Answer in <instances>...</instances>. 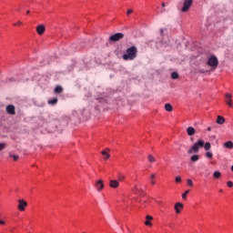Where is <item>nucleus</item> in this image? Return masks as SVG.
Masks as SVG:
<instances>
[{
  "instance_id": "obj_12",
  "label": "nucleus",
  "mask_w": 233,
  "mask_h": 233,
  "mask_svg": "<svg viewBox=\"0 0 233 233\" xmlns=\"http://www.w3.org/2000/svg\"><path fill=\"white\" fill-rule=\"evenodd\" d=\"M109 187H111V188H117L119 187V182L117 180H110Z\"/></svg>"
},
{
  "instance_id": "obj_42",
  "label": "nucleus",
  "mask_w": 233,
  "mask_h": 233,
  "mask_svg": "<svg viewBox=\"0 0 233 233\" xmlns=\"http://www.w3.org/2000/svg\"><path fill=\"white\" fill-rule=\"evenodd\" d=\"M231 170H232V172H233V165L231 166Z\"/></svg>"
},
{
  "instance_id": "obj_38",
  "label": "nucleus",
  "mask_w": 233,
  "mask_h": 233,
  "mask_svg": "<svg viewBox=\"0 0 233 233\" xmlns=\"http://www.w3.org/2000/svg\"><path fill=\"white\" fill-rule=\"evenodd\" d=\"M156 177V174L151 175V179H154Z\"/></svg>"
},
{
  "instance_id": "obj_2",
  "label": "nucleus",
  "mask_w": 233,
  "mask_h": 233,
  "mask_svg": "<svg viewBox=\"0 0 233 233\" xmlns=\"http://www.w3.org/2000/svg\"><path fill=\"white\" fill-rule=\"evenodd\" d=\"M124 61H134L136 57H137V47L132 46L131 47L127 48L126 54L123 55Z\"/></svg>"
},
{
  "instance_id": "obj_28",
  "label": "nucleus",
  "mask_w": 233,
  "mask_h": 233,
  "mask_svg": "<svg viewBox=\"0 0 233 233\" xmlns=\"http://www.w3.org/2000/svg\"><path fill=\"white\" fill-rule=\"evenodd\" d=\"M187 185L189 187H194V182H192V179H190V178L187 179Z\"/></svg>"
},
{
  "instance_id": "obj_3",
  "label": "nucleus",
  "mask_w": 233,
  "mask_h": 233,
  "mask_svg": "<svg viewBox=\"0 0 233 233\" xmlns=\"http://www.w3.org/2000/svg\"><path fill=\"white\" fill-rule=\"evenodd\" d=\"M208 66H210L213 70L218 68V65H219V60L214 55L210 56L207 62Z\"/></svg>"
},
{
  "instance_id": "obj_35",
  "label": "nucleus",
  "mask_w": 233,
  "mask_h": 233,
  "mask_svg": "<svg viewBox=\"0 0 233 233\" xmlns=\"http://www.w3.org/2000/svg\"><path fill=\"white\" fill-rule=\"evenodd\" d=\"M127 14V15H130V14H132V9H128Z\"/></svg>"
},
{
  "instance_id": "obj_33",
  "label": "nucleus",
  "mask_w": 233,
  "mask_h": 233,
  "mask_svg": "<svg viewBox=\"0 0 233 233\" xmlns=\"http://www.w3.org/2000/svg\"><path fill=\"white\" fill-rule=\"evenodd\" d=\"M14 26H19V25H23L21 21H18L17 23L13 24Z\"/></svg>"
},
{
  "instance_id": "obj_9",
  "label": "nucleus",
  "mask_w": 233,
  "mask_h": 233,
  "mask_svg": "<svg viewBox=\"0 0 233 233\" xmlns=\"http://www.w3.org/2000/svg\"><path fill=\"white\" fill-rule=\"evenodd\" d=\"M226 104L228 106L232 107V95L229 93L226 94Z\"/></svg>"
},
{
  "instance_id": "obj_37",
  "label": "nucleus",
  "mask_w": 233,
  "mask_h": 233,
  "mask_svg": "<svg viewBox=\"0 0 233 233\" xmlns=\"http://www.w3.org/2000/svg\"><path fill=\"white\" fill-rule=\"evenodd\" d=\"M198 72L199 74H205V71L203 69H200Z\"/></svg>"
},
{
  "instance_id": "obj_18",
  "label": "nucleus",
  "mask_w": 233,
  "mask_h": 233,
  "mask_svg": "<svg viewBox=\"0 0 233 233\" xmlns=\"http://www.w3.org/2000/svg\"><path fill=\"white\" fill-rule=\"evenodd\" d=\"M62 92H63V86H57L55 88V94H61Z\"/></svg>"
},
{
  "instance_id": "obj_45",
  "label": "nucleus",
  "mask_w": 233,
  "mask_h": 233,
  "mask_svg": "<svg viewBox=\"0 0 233 233\" xmlns=\"http://www.w3.org/2000/svg\"><path fill=\"white\" fill-rule=\"evenodd\" d=\"M9 81H12V78H9Z\"/></svg>"
},
{
  "instance_id": "obj_46",
  "label": "nucleus",
  "mask_w": 233,
  "mask_h": 233,
  "mask_svg": "<svg viewBox=\"0 0 233 233\" xmlns=\"http://www.w3.org/2000/svg\"><path fill=\"white\" fill-rule=\"evenodd\" d=\"M220 192H223V189H220Z\"/></svg>"
},
{
  "instance_id": "obj_32",
  "label": "nucleus",
  "mask_w": 233,
  "mask_h": 233,
  "mask_svg": "<svg viewBox=\"0 0 233 233\" xmlns=\"http://www.w3.org/2000/svg\"><path fill=\"white\" fill-rule=\"evenodd\" d=\"M227 185H228V187L229 188H232V187H233V182H232V181H228Z\"/></svg>"
},
{
  "instance_id": "obj_27",
  "label": "nucleus",
  "mask_w": 233,
  "mask_h": 233,
  "mask_svg": "<svg viewBox=\"0 0 233 233\" xmlns=\"http://www.w3.org/2000/svg\"><path fill=\"white\" fill-rule=\"evenodd\" d=\"M6 148V144L5 143H0V152L1 150H5Z\"/></svg>"
},
{
  "instance_id": "obj_16",
  "label": "nucleus",
  "mask_w": 233,
  "mask_h": 233,
  "mask_svg": "<svg viewBox=\"0 0 233 233\" xmlns=\"http://www.w3.org/2000/svg\"><path fill=\"white\" fill-rule=\"evenodd\" d=\"M165 110H167V112H172L174 110V107H172L171 104H166Z\"/></svg>"
},
{
  "instance_id": "obj_21",
  "label": "nucleus",
  "mask_w": 233,
  "mask_h": 233,
  "mask_svg": "<svg viewBox=\"0 0 233 233\" xmlns=\"http://www.w3.org/2000/svg\"><path fill=\"white\" fill-rule=\"evenodd\" d=\"M147 159H148L149 163H156V157H154V156H152V155H148Z\"/></svg>"
},
{
  "instance_id": "obj_43",
  "label": "nucleus",
  "mask_w": 233,
  "mask_h": 233,
  "mask_svg": "<svg viewBox=\"0 0 233 233\" xmlns=\"http://www.w3.org/2000/svg\"><path fill=\"white\" fill-rule=\"evenodd\" d=\"M162 6H165V3L162 4Z\"/></svg>"
},
{
  "instance_id": "obj_4",
  "label": "nucleus",
  "mask_w": 233,
  "mask_h": 233,
  "mask_svg": "<svg viewBox=\"0 0 233 233\" xmlns=\"http://www.w3.org/2000/svg\"><path fill=\"white\" fill-rule=\"evenodd\" d=\"M123 37H125V34L116 33L109 37V41L111 43H117V41H121V39H123Z\"/></svg>"
},
{
  "instance_id": "obj_34",
  "label": "nucleus",
  "mask_w": 233,
  "mask_h": 233,
  "mask_svg": "<svg viewBox=\"0 0 233 233\" xmlns=\"http://www.w3.org/2000/svg\"><path fill=\"white\" fill-rule=\"evenodd\" d=\"M146 218L148 221H152V219H154V218H152L151 216H148V215L146 217Z\"/></svg>"
},
{
  "instance_id": "obj_36",
  "label": "nucleus",
  "mask_w": 233,
  "mask_h": 233,
  "mask_svg": "<svg viewBox=\"0 0 233 233\" xmlns=\"http://www.w3.org/2000/svg\"><path fill=\"white\" fill-rule=\"evenodd\" d=\"M163 32H165V29H164V28H161V29H160V35H163Z\"/></svg>"
},
{
  "instance_id": "obj_1",
  "label": "nucleus",
  "mask_w": 233,
  "mask_h": 233,
  "mask_svg": "<svg viewBox=\"0 0 233 233\" xmlns=\"http://www.w3.org/2000/svg\"><path fill=\"white\" fill-rule=\"evenodd\" d=\"M203 147H204V149L207 151H208V150H210V148H212L210 142H207L205 144V141L198 140L191 147V148L188 149L187 154H198V152H199V148H203Z\"/></svg>"
},
{
  "instance_id": "obj_6",
  "label": "nucleus",
  "mask_w": 233,
  "mask_h": 233,
  "mask_svg": "<svg viewBox=\"0 0 233 233\" xmlns=\"http://www.w3.org/2000/svg\"><path fill=\"white\" fill-rule=\"evenodd\" d=\"M95 187L96 188L97 192H101L105 188V183L103 179H99L95 183Z\"/></svg>"
},
{
  "instance_id": "obj_19",
  "label": "nucleus",
  "mask_w": 233,
  "mask_h": 233,
  "mask_svg": "<svg viewBox=\"0 0 233 233\" xmlns=\"http://www.w3.org/2000/svg\"><path fill=\"white\" fill-rule=\"evenodd\" d=\"M57 101H58L57 97H55L51 100H48V105H52V106L57 105Z\"/></svg>"
},
{
  "instance_id": "obj_25",
  "label": "nucleus",
  "mask_w": 233,
  "mask_h": 233,
  "mask_svg": "<svg viewBox=\"0 0 233 233\" xmlns=\"http://www.w3.org/2000/svg\"><path fill=\"white\" fill-rule=\"evenodd\" d=\"M9 157H13L14 161H17V159H19V156L13 154H9Z\"/></svg>"
},
{
  "instance_id": "obj_11",
  "label": "nucleus",
  "mask_w": 233,
  "mask_h": 233,
  "mask_svg": "<svg viewBox=\"0 0 233 233\" xmlns=\"http://www.w3.org/2000/svg\"><path fill=\"white\" fill-rule=\"evenodd\" d=\"M183 208V204L182 203H177L175 205V210L177 214H181V209Z\"/></svg>"
},
{
  "instance_id": "obj_24",
  "label": "nucleus",
  "mask_w": 233,
  "mask_h": 233,
  "mask_svg": "<svg viewBox=\"0 0 233 233\" xmlns=\"http://www.w3.org/2000/svg\"><path fill=\"white\" fill-rule=\"evenodd\" d=\"M101 154L105 156V159H110V154L106 153V151H102Z\"/></svg>"
},
{
  "instance_id": "obj_23",
  "label": "nucleus",
  "mask_w": 233,
  "mask_h": 233,
  "mask_svg": "<svg viewBox=\"0 0 233 233\" xmlns=\"http://www.w3.org/2000/svg\"><path fill=\"white\" fill-rule=\"evenodd\" d=\"M179 78V74L177 72H173L171 74V79H178Z\"/></svg>"
},
{
  "instance_id": "obj_14",
  "label": "nucleus",
  "mask_w": 233,
  "mask_h": 233,
  "mask_svg": "<svg viewBox=\"0 0 233 233\" xmlns=\"http://www.w3.org/2000/svg\"><path fill=\"white\" fill-rule=\"evenodd\" d=\"M223 147L225 148H229V150H232V148H233V142L232 141H227L226 143L223 144Z\"/></svg>"
},
{
  "instance_id": "obj_5",
  "label": "nucleus",
  "mask_w": 233,
  "mask_h": 233,
  "mask_svg": "<svg viewBox=\"0 0 233 233\" xmlns=\"http://www.w3.org/2000/svg\"><path fill=\"white\" fill-rule=\"evenodd\" d=\"M193 0H185L184 5L181 8V12H188L190 6H192Z\"/></svg>"
},
{
  "instance_id": "obj_22",
  "label": "nucleus",
  "mask_w": 233,
  "mask_h": 233,
  "mask_svg": "<svg viewBox=\"0 0 233 233\" xmlns=\"http://www.w3.org/2000/svg\"><path fill=\"white\" fill-rule=\"evenodd\" d=\"M206 157H208V159H212V157H214V154L212 153V151H208L206 153Z\"/></svg>"
},
{
  "instance_id": "obj_26",
  "label": "nucleus",
  "mask_w": 233,
  "mask_h": 233,
  "mask_svg": "<svg viewBox=\"0 0 233 233\" xmlns=\"http://www.w3.org/2000/svg\"><path fill=\"white\" fill-rule=\"evenodd\" d=\"M117 179H118V181H123V179H125V175L119 173L118 177H117Z\"/></svg>"
},
{
  "instance_id": "obj_20",
  "label": "nucleus",
  "mask_w": 233,
  "mask_h": 233,
  "mask_svg": "<svg viewBox=\"0 0 233 233\" xmlns=\"http://www.w3.org/2000/svg\"><path fill=\"white\" fill-rule=\"evenodd\" d=\"M213 177H214L215 179H219V177H221V172H219V171H215V172L213 173Z\"/></svg>"
},
{
  "instance_id": "obj_30",
  "label": "nucleus",
  "mask_w": 233,
  "mask_h": 233,
  "mask_svg": "<svg viewBox=\"0 0 233 233\" xmlns=\"http://www.w3.org/2000/svg\"><path fill=\"white\" fill-rule=\"evenodd\" d=\"M145 225H146L147 227H152V223L150 222V220H147V221L145 222Z\"/></svg>"
},
{
  "instance_id": "obj_10",
  "label": "nucleus",
  "mask_w": 233,
  "mask_h": 233,
  "mask_svg": "<svg viewBox=\"0 0 233 233\" xmlns=\"http://www.w3.org/2000/svg\"><path fill=\"white\" fill-rule=\"evenodd\" d=\"M45 30H46V27L43 25H40L36 27V32L38 35H43V34H45Z\"/></svg>"
},
{
  "instance_id": "obj_40",
  "label": "nucleus",
  "mask_w": 233,
  "mask_h": 233,
  "mask_svg": "<svg viewBox=\"0 0 233 233\" xmlns=\"http://www.w3.org/2000/svg\"><path fill=\"white\" fill-rule=\"evenodd\" d=\"M151 185H156V181L152 180Z\"/></svg>"
},
{
  "instance_id": "obj_41",
  "label": "nucleus",
  "mask_w": 233,
  "mask_h": 233,
  "mask_svg": "<svg viewBox=\"0 0 233 233\" xmlns=\"http://www.w3.org/2000/svg\"><path fill=\"white\" fill-rule=\"evenodd\" d=\"M210 130H212V127H208V131L210 132Z\"/></svg>"
},
{
  "instance_id": "obj_31",
  "label": "nucleus",
  "mask_w": 233,
  "mask_h": 233,
  "mask_svg": "<svg viewBox=\"0 0 233 233\" xmlns=\"http://www.w3.org/2000/svg\"><path fill=\"white\" fill-rule=\"evenodd\" d=\"M176 183H181V177H177L175 178Z\"/></svg>"
},
{
  "instance_id": "obj_15",
  "label": "nucleus",
  "mask_w": 233,
  "mask_h": 233,
  "mask_svg": "<svg viewBox=\"0 0 233 233\" xmlns=\"http://www.w3.org/2000/svg\"><path fill=\"white\" fill-rule=\"evenodd\" d=\"M217 123H218V125H223L225 123V117H223L221 116H218Z\"/></svg>"
},
{
  "instance_id": "obj_7",
  "label": "nucleus",
  "mask_w": 233,
  "mask_h": 233,
  "mask_svg": "<svg viewBox=\"0 0 233 233\" xmlns=\"http://www.w3.org/2000/svg\"><path fill=\"white\" fill-rule=\"evenodd\" d=\"M28 206V203H26V201L25 200H18V209L23 212V210H25V208Z\"/></svg>"
},
{
  "instance_id": "obj_17",
  "label": "nucleus",
  "mask_w": 233,
  "mask_h": 233,
  "mask_svg": "<svg viewBox=\"0 0 233 233\" xmlns=\"http://www.w3.org/2000/svg\"><path fill=\"white\" fill-rule=\"evenodd\" d=\"M190 161H192L193 163H196L197 161H199V155H193L190 157Z\"/></svg>"
},
{
  "instance_id": "obj_44",
  "label": "nucleus",
  "mask_w": 233,
  "mask_h": 233,
  "mask_svg": "<svg viewBox=\"0 0 233 233\" xmlns=\"http://www.w3.org/2000/svg\"><path fill=\"white\" fill-rule=\"evenodd\" d=\"M27 14H30V11H27Z\"/></svg>"
},
{
  "instance_id": "obj_29",
  "label": "nucleus",
  "mask_w": 233,
  "mask_h": 233,
  "mask_svg": "<svg viewBox=\"0 0 233 233\" xmlns=\"http://www.w3.org/2000/svg\"><path fill=\"white\" fill-rule=\"evenodd\" d=\"M188 190L185 191V193L182 194V199H187V195L188 194Z\"/></svg>"
},
{
  "instance_id": "obj_39",
  "label": "nucleus",
  "mask_w": 233,
  "mask_h": 233,
  "mask_svg": "<svg viewBox=\"0 0 233 233\" xmlns=\"http://www.w3.org/2000/svg\"><path fill=\"white\" fill-rule=\"evenodd\" d=\"M0 225H5V220H0Z\"/></svg>"
},
{
  "instance_id": "obj_8",
  "label": "nucleus",
  "mask_w": 233,
  "mask_h": 233,
  "mask_svg": "<svg viewBox=\"0 0 233 233\" xmlns=\"http://www.w3.org/2000/svg\"><path fill=\"white\" fill-rule=\"evenodd\" d=\"M6 112L7 114H10V116L15 115V106L9 105L6 106Z\"/></svg>"
},
{
  "instance_id": "obj_13",
  "label": "nucleus",
  "mask_w": 233,
  "mask_h": 233,
  "mask_svg": "<svg viewBox=\"0 0 233 233\" xmlns=\"http://www.w3.org/2000/svg\"><path fill=\"white\" fill-rule=\"evenodd\" d=\"M187 136H194L196 134V128L189 127L187 128Z\"/></svg>"
}]
</instances>
